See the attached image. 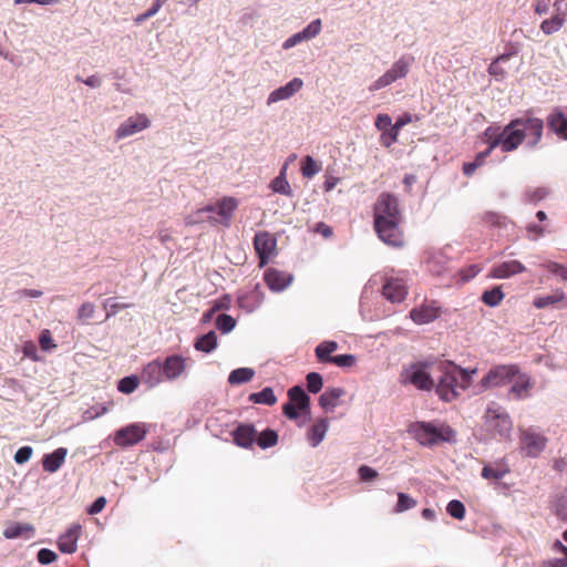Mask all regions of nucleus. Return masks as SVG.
Here are the masks:
<instances>
[{"mask_svg":"<svg viewBox=\"0 0 567 567\" xmlns=\"http://www.w3.org/2000/svg\"><path fill=\"white\" fill-rule=\"evenodd\" d=\"M374 230L379 238L392 247L404 245L403 233L400 229L402 221L398 198L390 193L379 195L373 206Z\"/></svg>","mask_w":567,"mask_h":567,"instance_id":"obj_1","label":"nucleus"},{"mask_svg":"<svg viewBox=\"0 0 567 567\" xmlns=\"http://www.w3.org/2000/svg\"><path fill=\"white\" fill-rule=\"evenodd\" d=\"M436 369L440 372L436 393L445 402L455 400L470 388L472 375L476 373L475 369L467 371L451 361L440 362Z\"/></svg>","mask_w":567,"mask_h":567,"instance_id":"obj_2","label":"nucleus"},{"mask_svg":"<svg viewBox=\"0 0 567 567\" xmlns=\"http://www.w3.org/2000/svg\"><path fill=\"white\" fill-rule=\"evenodd\" d=\"M408 433L423 446H435L455 441L456 432L446 423L416 421L408 426Z\"/></svg>","mask_w":567,"mask_h":567,"instance_id":"obj_3","label":"nucleus"},{"mask_svg":"<svg viewBox=\"0 0 567 567\" xmlns=\"http://www.w3.org/2000/svg\"><path fill=\"white\" fill-rule=\"evenodd\" d=\"M177 377V354L157 358L145 364L141 371L142 383L153 389Z\"/></svg>","mask_w":567,"mask_h":567,"instance_id":"obj_4","label":"nucleus"},{"mask_svg":"<svg viewBox=\"0 0 567 567\" xmlns=\"http://www.w3.org/2000/svg\"><path fill=\"white\" fill-rule=\"evenodd\" d=\"M484 427L493 436L507 437L509 436L513 423L508 413L496 403L487 406L484 414Z\"/></svg>","mask_w":567,"mask_h":567,"instance_id":"obj_5","label":"nucleus"},{"mask_svg":"<svg viewBox=\"0 0 567 567\" xmlns=\"http://www.w3.org/2000/svg\"><path fill=\"white\" fill-rule=\"evenodd\" d=\"M547 437L536 427L519 429V446L525 456L537 457L547 444Z\"/></svg>","mask_w":567,"mask_h":567,"instance_id":"obj_6","label":"nucleus"},{"mask_svg":"<svg viewBox=\"0 0 567 567\" xmlns=\"http://www.w3.org/2000/svg\"><path fill=\"white\" fill-rule=\"evenodd\" d=\"M413 56L403 55L395 61L392 66L379 79H377L369 87L371 92L379 91L399 79L405 78L413 62Z\"/></svg>","mask_w":567,"mask_h":567,"instance_id":"obj_7","label":"nucleus"},{"mask_svg":"<svg viewBox=\"0 0 567 567\" xmlns=\"http://www.w3.org/2000/svg\"><path fill=\"white\" fill-rule=\"evenodd\" d=\"M148 431L150 425L144 422L131 423L115 431L113 441L121 447L132 446L144 440Z\"/></svg>","mask_w":567,"mask_h":567,"instance_id":"obj_8","label":"nucleus"},{"mask_svg":"<svg viewBox=\"0 0 567 567\" xmlns=\"http://www.w3.org/2000/svg\"><path fill=\"white\" fill-rule=\"evenodd\" d=\"M289 401L284 404L282 412L289 420H297L300 412L310 413V398L305 390L295 385L288 390Z\"/></svg>","mask_w":567,"mask_h":567,"instance_id":"obj_9","label":"nucleus"},{"mask_svg":"<svg viewBox=\"0 0 567 567\" xmlns=\"http://www.w3.org/2000/svg\"><path fill=\"white\" fill-rule=\"evenodd\" d=\"M151 125L152 121L145 113L136 112L116 127L114 137L122 141L150 128Z\"/></svg>","mask_w":567,"mask_h":567,"instance_id":"obj_10","label":"nucleus"},{"mask_svg":"<svg viewBox=\"0 0 567 567\" xmlns=\"http://www.w3.org/2000/svg\"><path fill=\"white\" fill-rule=\"evenodd\" d=\"M519 368L516 364H501L493 367L482 379L483 388L501 386L512 382L518 374Z\"/></svg>","mask_w":567,"mask_h":567,"instance_id":"obj_11","label":"nucleus"},{"mask_svg":"<svg viewBox=\"0 0 567 567\" xmlns=\"http://www.w3.org/2000/svg\"><path fill=\"white\" fill-rule=\"evenodd\" d=\"M523 122L518 118L512 120L503 127L502 151L505 153L513 152L526 140Z\"/></svg>","mask_w":567,"mask_h":567,"instance_id":"obj_12","label":"nucleus"},{"mask_svg":"<svg viewBox=\"0 0 567 567\" xmlns=\"http://www.w3.org/2000/svg\"><path fill=\"white\" fill-rule=\"evenodd\" d=\"M254 248L259 257V267H264L276 252L277 239L268 231H259L254 237Z\"/></svg>","mask_w":567,"mask_h":567,"instance_id":"obj_13","label":"nucleus"},{"mask_svg":"<svg viewBox=\"0 0 567 567\" xmlns=\"http://www.w3.org/2000/svg\"><path fill=\"white\" fill-rule=\"evenodd\" d=\"M402 383H410L416 386L420 390H431L434 385V380L431 375L424 370L422 365H411L409 369H405L401 374Z\"/></svg>","mask_w":567,"mask_h":567,"instance_id":"obj_14","label":"nucleus"},{"mask_svg":"<svg viewBox=\"0 0 567 567\" xmlns=\"http://www.w3.org/2000/svg\"><path fill=\"white\" fill-rule=\"evenodd\" d=\"M440 312L441 308L436 301H424L410 311V318L416 324H426L434 321L440 316Z\"/></svg>","mask_w":567,"mask_h":567,"instance_id":"obj_15","label":"nucleus"},{"mask_svg":"<svg viewBox=\"0 0 567 567\" xmlns=\"http://www.w3.org/2000/svg\"><path fill=\"white\" fill-rule=\"evenodd\" d=\"M382 293L386 300L393 303L401 302L408 295V287L402 278L388 277Z\"/></svg>","mask_w":567,"mask_h":567,"instance_id":"obj_16","label":"nucleus"},{"mask_svg":"<svg viewBox=\"0 0 567 567\" xmlns=\"http://www.w3.org/2000/svg\"><path fill=\"white\" fill-rule=\"evenodd\" d=\"M237 200L234 197H224L223 199L218 200L214 205H208L205 210L210 213H216L219 218L217 221L221 223L223 225H229L230 218L233 216V213L237 208Z\"/></svg>","mask_w":567,"mask_h":567,"instance_id":"obj_17","label":"nucleus"},{"mask_svg":"<svg viewBox=\"0 0 567 567\" xmlns=\"http://www.w3.org/2000/svg\"><path fill=\"white\" fill-rule=\"evenodd\" d=\"M526 270L525 266L518 260L503 261L493 266L487 275L488 278L506 279Z\"/></svg>","mask_w":567,"mask_h":567,"instance_id":"obj_18","label":"nucleus"},{"mask_svg":"<svg viewBox=\"0 0 567 567\" xmlns=\"http://www.w3.org/2000/svg\"><path fill=\"white\" fill-rule=\"evenodd\" d=\"M525 134H527V144L529 147H535L542 140L544 131V122L538 117H520Z\"/></svg>","mask_w":567,"mask_h":567,"instance_id":"obj_19","label":"nucleus"},{"mask_svg":"<svg viewBox=\"0 0 567 567\" xmlns=\"http://www.w3.org/2000/svg\"><path fill=\"white\" fill-rule=\"evenodd\" d=\"M303 86V81L299 78H295L289 81L286 85L280 86L272 91L267 100V103L270 105L272 103H277L281 100H287L291 97L295 93L300 91Z\"/></svg>","mask_w":567,"mask_h":567,"instance_id":"obj_20","label":"nucleus"},{"mask_svg":"<svg viewBox=\"0 0 567 567\" xmlns=\"http://www.w3.org/2000/svg\"><path fill=\"white\" fill-rule=\"evenodd\" d=\"M256 429L252 424H239L231 433L236 445L250 449L256 442Z\"/></svg>","mask_w":567,"mask_h":567,"instance_id":"obj_21","label":"nucleus"},{"mask_svg":"<svg viewBox=\"0 0 567 567\" xmlns=\"http://www.w3.org/2000/svg\"><path fill=\"white\" fill-rule=\"evenodd\" d=\"M329 429V419L320 417L309 426L306 433L307 441L312 447H317L323 440Z\"/></svg>","mask_w":567,"mask_h":567,"instance_id":"obj_22","label":"nucleus"},{"mask_svg":"<svg viewBox=\"0 0 567 567\" xmlns=\"http://www.w3.org/2000/svg\"><path fill=\"white\" fill-rule=\"evenodd\" d=\"M81 532L80 525L71 526L59 537L58 547L64 554H73L78 549V539Z\"/></svg>","mask_w":567,"mask_h":567,"instance_id":"obj_23","label":"nucleus"},{"mask_svg":"<svg viewBox=\"0 0 567 567\" xmlns=\"http://www.w3.org/2000/svg\"><path fill=\"white\" fill-rule=\"evenodd\" d=\"M558 2L559 1L554 2L556 13L553 17L545 19L539 25L542 32L546 35H551L558 32L566 22V12L560 11Z\"/></svg>","mask_w":567,"mask_h":567,"instance_id":"obj_24","label":"nucleus"},{"mask_svg":"<svg viewBox=\"0 0 567 567\" xmlns=\"http://www.w3.org/2000/svg\"><path fill=\"white\" fill-rule=\"evenodd\" d=\"M264 279L267 286L274 291L284 290L291 281V277L289 275L274 268L266 270Z\"/></svg>","mask_w":567,"mask_h":567,"instance_id":"obj_25","label":"nucleus"},{"mask_svg":"<svg viewBox=\"0 0 567 567\" xmlns=\"http://www.w3.org/2000/svg\"><path fill=\"white\" fill-rule=\"evenodd\" d=\"M548 127L559 137L567 140V117L559 107H555L547 117Z\"/></svg>","mask_w":567,"mask_h":567,"instance_id":"obj_26","label":"nucleus"},{"mask_svg":"<svg viewBox=\"0 0 567 567\" xmlns=\"http://www.w3.org/2000/svg\"><path fill=\"white\" fill-rule=\"evenodd\" d=\"M68 455V449L59 447L50 454H45L42 460L43 470L48 473H55L60 470Z\"/></svg>","mask_w":567,"mask_h":567,"instance_id":"obj_27","label":"nucleus"},{"mask_svg":"<svg viewBox=\"0 0 567 567\" xmlns=\"http://www.w3.org/2000/svg\"><path fill=\"white\" fill-rule=\"evenodd\" d=\"M344 394L341 388H328L319 398V404L324 410L334 409L340 398Z\"/></svg>","mask_w":567,"mask_h":567,"instance_id":"obj_28","label":"nucleus"},{"mask_svg":"<svg viewBox=\"0 0 567 567\" xmlns=\"http://www.w3.org/2000/svg\"><path fill=\"white\" fill-rule=\"evenodd\" d=\"M261 292L254 289L249 292L243 293L238 297V306L247 312L254 311L261 303Z\"/></svg>","mask_w":567,"mask_h":567,"instance_id":"obj_29","label":"nucleus"},{"mask_svg":"<svg viewBox=\"0 0 567 567\" xmlns=\"http://www.w3.org/2000/svg\"><path fill=\"white\" fill-rule=\"evenodd\" d=\"M515 381L511 388V393L516 399H524L529 395V390L532 388L530 379L526 374H518L513 380Z\"/></svg>","mask_w":567,"mask_h":567,"instance_id":"obj_30","label":"nucleus"},{"mask_svg":"<svg viewBox=\"0 0 567 567\" xmlns=\"http://www.w3.org/2000/svg\"><path fill=\"white\" fill-rule=\"evenodd\" d=\"M337 349H338V343L336 341H323L316 347L315 353H316V357L319 362L330 363L331 359L334 357L331 354Z\"/></svg>","mask_w":567,"mask_h":567,"instance_id":"obj_31","label":"nucleus"},{"mask_svg":"<svg viewBox=\"0 0 567 567\" xmlns=\"http://www.w3.org/2000/svg\"><path fill=\"white\" fill-rule=\"evenodd\" d=\"M511 56L512 53H504L495 59L488 66V73L495 78V80L503 81L505 79L507 75V70L503 66V64L506 63Z\"/></svg>","mask_w":567,"mask_h":567,"instance_id":"obj_32","label":"nucleus"},{"mask_svg":"<svg viewBox=\"0 0 567 567\" xmlns=\"http://www.w3.org/2000/svg\"><path fill=\"white\" fill-rule=\"evenodd\" d=\"M509 468L506 464L495 463L491 465H485L482 470V477L485 480L498 481L502 480L507 473Z\"/></svg>","mask_w":567,"mask_h":567,"instance_id":"obj_33","label":"nucleus"},{"mask_svg":"<svg viewBox=\"0 0 567 567\" xmlns=\"http://www.w3.org/2000/svg\"><path fill=\"white\" fill-rule=\"evenodd\" d=\"M565 300V292L563 290H555L553 293L547 296H538L534 299L533 305L537 309H544L548 306L563 302Z\"/></svg>","mask_w":567,"mask_h":567,"instance_id":"obj_34","label":"nucleus"},{"mask_svg":"<svg viewBox=\"0 0 567 567\" xmlns=\"http://www.w3.org/2000/svg\"><path fill=\"white\" fill-rule=\"evenodd\" d=\"M286 171H287V165H284L279 175L270 183V187L275 193H279V194L291 197L293 194H292V189L286 178Z\"/></svg>","mask_w":567,"mask_h":567,"instance_id":"obj_35","label":"nucleus"},{"mask_svg":"<svg viewBox=\"0 0 567 567\" xmlns=\"http://www.w3.org/2000/svg\"><path fill=\"white\" fill-rule=\"evenodd\" d=\"M33 533V527L29 524L16 523L4 528L3 536L7 539H13L28 534V537Z\"/></svg>","mask_w":567,"mask_h":567,"instance_id":"obj_36","label":"nucleus"},{"mask_svg":"<svg viewBox=\"0 0 567 567\" xmlns=\"http://www.w3.org/2000/svg\"><path fill=\"white\" fill-rule=\"evenodd\" d=\"M484 136L488 143V151L493 152V150L498 146L502 148L503 128L501 130L499 126H488L484 131Z\"/></svg>","mask_w":567,"mask_h":567,"instance_id":"obj_37","label":"nucleus"},{"mask_svg":"<svg viewBox=\"0 0 567 567\" xmlns=\"http://www.w3.org/2000/svg\"><path fill=\"white\" fill-rule=\"evenodd\" d=\"M249 401L255 404L274 405L277 402V398L274 390L269 386L264 388L260 392L251 393Z\"/></svg>","mask_w":567,"mask_h":567,"instance_id":"obj_38","label":"nucleus"},{"mask_svg":"<svg viewBox=\"0 0 567 567\" xmlns=\"http://www.w3.org/2000/svg\"><path fill=\"white\" fill-rule=\"evenodd\" d=\"M505 295L499 286L485 290L481 300L488 307H497L504 299Z\"/></svg>","mask_w":567,"mask_h":567,"instance_id":"obj_39","label":"nucleus"},{"mask_svg":"<svg viewBox=\"0 0 567 567\" xmlns=\"http://www.w3.org/2000/svg\"><path fill=\"white\" fill-rule=\"evenodd\" d=\"M217 347V336L214 331L199 337L195 342V348L198 351L206 353L212 352Z\"/></svg>","mask_w":567,"mask_h":567,"instance_id":"obj_40","label":"nucleus"},{"mask_svg":"<svg viewBox=\"0 0 567 567\" xmlns=\"http://www.w3.org/2000/svg\"><path fill=\"white\" fill-rule=\"evenodd\" d=\"M255 375V371L250 368H238L230 372L228 382L230 384H243L249 382Z\"/></svg>","mask_w":567,"mask_h":567,"instance_id":"obj_41","label":"nucleus"},{"mask_svg":"<svg viewBox=\"0 0 567 567\" xmlns=\"http://www.w3.org/2000/svg\"><path fill=\"white\" fill-rule=\"evenodd\" d=\"M491 153L492 152L486 148L485 151L480 152L473 162L464 163L462 168L464 175L472 176L474 172L485 163V159L491 155Z\"/></svg>","mask_w":567,"mask_h":567,"instance_id":"obj_42","label":"nucleus"},{"mask_svg":"<svg viewBox=\"0 0 567 567\" xmlns=\"http://www.w3.org/2000/svg\"><path fill=\"white\" fill-rule=\"evenodd\" d=\"M141 382H142L141 375L138 377V375L132 374L128 377H124L123 379H121L118 381L117 390L124 394H131L137 389V386Z\"/></svg>","mask_w":567,"mask_h":567,"instance_id":"obj_43","label":"nucleus"},{"mask_svg":"<svg viewBox=\"0 0 567 567\" xmlns=\"http://www.w3.org/2000/svg\"><path fill=\"white\" fill-rule=\"evenodd\" d=\"M278 442V434L270 429L262 431L259 435L256 434V443L260 449L272 447Z\"/></svg>","mask_w":567,"mask_h":567,"instance_id":"obj_44","label":"nucleus"},{"mask_svg":"<svg viewBox=\"0 0 567 567\" xmlns=\"http://www.w3.org/2000/svg\"><path fill=\"white\" fill-rule=\"evenodd\" d=\"M321 169L320 165L311 157L306 156L302 161L301 173L303 177L312 178Z\"/></svg>","mask_w":567,"mask_h":567,"instance_id":"obj_45","label":"nucleus"},{"mask_svg":"<svg viewBox=\"0 0 567 567\" xmlns=\"http://www.w3.org/2000/svg\"><path fill=\"white\" fill-rule=\"evenodd\" d=\"M416 506V501L405 493H398V503L394 507L395 513H403Z\"/></svg>","mask_w":567,"mask_h":567,"instance_id":"obj_46","label":"nucleus"},{"mask_svg":"<svg viewBox=\"0 0 567 567\" xmlns=\"http://www.w3.org/2000/svg\"><path fill=\"white\" fill-rule=\"evenodd\" d=\"M103 307L107 311L106 319H109V318L115 316L120 310L130 308L131 305L130 303H121L115 298H107L103 302Z\"/></svg>","mask_w":567,"mask_h":567,"instance_id":"obj_47","label":"nucleus"},{"mask_svg":"<svg viewBox=\"0 0 567 567\" xmlns=\"http://www.w3.org/2000/svg\"><path fill=\"white\" fill-rule=\"evenodd\" d=\"M307 380V389L311 393H318L321 391L323 385V380L321 374L318 372H310L306 377Z\"/></svg>","mask_w":567,"mask_h":567,"instance_id":"obj_48","label":"nucleus"},{"mask_svg":"<svg viewBox=\"0 0 567 567\" xmlns=\"http://www.w3.org/2000/svg\"><path fill=\"white\" fill-rule=\"evenodd\" d=\"M236 324L235 319L226 313H221L217 317L216 326L223 333L230 332Z\"/></svg>","mask_w":567,"mask_h":567,"instance_id":"obj_49","label":"nucleus"},{"mask_svg":"<svg viewBox=\"0 0 567 567\" xmlns=\"http://www.w3.org/2000/svg\"><path fill=\"white\" fill-rule=\"evenodd\" d=\"M447 513L456 519H463L465 516V506L462 502L453 499L447 504Z\"/></svg>","mask_w":567,"mask_h":567,"instance_id":"obj_50","label":"nucleus"},{"mask_svg":"<svg viewBox=\"0 0 567 567\" xmlns=\"http://www.w3.org/2000/svg\"><path fill=\"white\" fill-rule=\"evenodd\" d=\"M39 344L43 351H51L56 348V343L54 342L50 330L44 329L41 331L39 336Z\"/></svg>","mask_w":567,"mask_h":567,"instance_id":"obj_51","label":"nucleus"},{"mask_svg":"<svg viewBox=\"0 0 567 567\" xmlns=\"http://www.w3.org/2000/svg\"><path fill=\"white\" fill-rule=\"evenodd\" d=\"M483 221L493 227H503L507 223V218L493 212H487L483 215Z\"/></svg>","mask_w":567,"mask_h":567,"instance_id":"obj_52","label":"nucleus"},{"mask_svg":"<svg viewBox=\"0 0 567 567\" xmlns=\"http://www.w3.org/2000/svg\"><path fill=\"white\" fill-rule=\"evenodd\" d=\"M22 353L25 358H29L30 360H32L33 362H38L40 361V357H39V353H38V348H37V344L29 340V341H25L22 346Z\"/></svg>","mask_w":567,"mask_h":567,"instance_id":"obj_53","label":"nucleus"},{"mask_svg":"<svg viewBox=\"0 0 567 567\" xmlns=\"http://www.w3.org/2000/svg\"><path fill=\"white\" fill-rule=\"evenodd\" d=\"M399 130L394 126L390 127L388 131L381 134L380 141L384 147H390L398 141Z\"/></svg>","mask_w":567,"mask_h":567,"instance_id":"obj_54","label":"nucleus"},{"mask_svg":"<svg viewBox=\"0 0 567 567\" xmlns=\"http://www.w3.org/2000/svg\"><path fill=\"white\" fill-rule=\"evenodd\" d=\"M95 306L92 302H84L78 309V319L81 321H87L94 316Z\"/></svg>","mask_w":567,"mask_h":567,"instance_id":"obj_55","label":"nucleus"},{"mask_svg":"<svg viewBox=\"0 0 567 567\" xmlns=\"http://www.w3.org/2000/svg\"><path fill=\"white\" fill-rule=\"evenodd\" d=\"M358 474L362 482H370L379 476V473L368 465H361L358 470Z\"/></svg>","mask_w":567,"mask_h":567,"instance_id":"obj_56","label":"nucleus"},{"mask_svg":"<svg viewBox=\"0 0 567 567\" xmlns=\"http://www.w3.org/2000/svg\"><path fill=\"white\" fill-rule=\"evenodd\" d=\"M32 453H33V450L31 446H22L16 452V454L13 456L14 462L17 464H24L30 460V457L32 456Z\"/></svg>","mask_w":567,"mask_h":567,"instance_id":"obj_57","label":"nucleus"},{"mask_svg":"<svg viewBox=\"0 0 567 567\" xmlns=\"http://www.w3.org/2000/svg\"><path fill=\"white\" fill-rule=\"evenodd\" d=\"M107 406L106 405H96V406H92L90 408L89 410H86L84 413H83V419L85 421H91V420H94L103 414H105L107 412Z\"/></svg>","mask_w":567,"mask_h":567,"instance_id":"obj_58","label":"nucleus"},{"mask_svg":"<svg viewBox=\"0 0 567 567\" xmlns=\"http://www.w3.org/2000/svg\"><path fill=\"white\" fill-rule=\"evenodd\" d=\"M338 367H352L355 363V357L352 354H339L331 359V362Z\"/></svg>","mask_w":567,"mask_h":567,"instance_id":"obj_59","label":"nucleus"},{"mask_svg":"<svg viewBox=\"0 0 567 567\" xmlns=\"http://www.w3.org/2000/svg\"><path fill=\"white\" fill-rule=\"evenodd\" d=\"M321 30V21L319 19L312 21L307 28H305L301 32L306 40L315 38Z\"/></svg>","mask_w":567,"mask_h":567,"instance_id":"obj_60","label":"nucleus"},{"mask_svg":"<svg viewBox=\"0 0 567 567\" xmlns=\"http://www.w3.org/2000/svg\"><path fill=\"white\" fill-rule=\"evenodd\" d=\"M56 554L48 548H42L38 551V560L42 565H49L56 559Z\"/></svg>","mask_w":567,"mask_h":567,"instance_id":"obj_61","label":"nucleus"},{"mask_svg":"<svg viewBox=\"0 0 567 567\" xmlns=\"http://www.w3.org/2000/svg\"><path fill=\"white\" fill-rule=\"evenodd\" d=\"M392 120L388 114H379L375 118V127L382 133L392 127Z\"/></svg>","mask_w":567,"mask_h":567,"instance_id":"obj_62","label":"nucleus"},{"mask_svg":"<svg viewBox=\"0 0 567 567\" xmlns=\"http://www.w3.org/2000/svg\"><path fill=\"white\" fill-rule=\"evenodd\" d=\"M556 514L564 520H567V493L561 495L556 503Z\"/></svg>","mask_w":567,"mask_h":567,"instance_id":"obj_63","label":"nucleus"},{"mask_svg":"<svg viewBox=\"0 0 567 567\" xmlns=\"http://www.w3.org/2000/svg\"><path fill=\"white\" fill-rule=\"evenodd\" d=\"M75 80L84 83L85 85H87L92 89H97L102 85V78L97 74H93L91 76H87L86 79L76 76Z\"/></svg>","mask_w":567,"mask_h":567,"instance_id":"obj_64","label":"nucleus"}]
</instances>
